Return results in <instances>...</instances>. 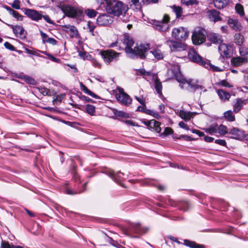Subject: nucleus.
I'll list each match as a JSON object with an SVG mask.
<instances>
[{
    "instance_id": "aec40b11",
    "label": "nucleus",
    "mask_w": 248,
    "mask_h": 248,
    "mask_svg": "<svg viewBox=\"0 0 248 248\" xmlns=\"http://www.w3.org/2000/svg\"><path fill=\"white\" fill-rule=\"evenodd\" d=\"M228 134L233 136L231 137L232 138L237 140H241L244 138L245 136V132L237 128H233L230 129Z\"/></svg>"
},
{
    "instance_id": "412c9836",
    "label": "nucleus",
    "mask_w": 248,
    "mask_h": 248,
    "mask_svg": "<svg viewBox=\"0 0 248 248\" xmlns=\"http://www.w3.org/2000/svg\"><path fill=\"white\" fill-rule=\"evenodd\" d=\"M228 24L232 29L235 31H240L243 29L241 24L237 19L229 18L228 20Z\"/></svg>"
},
{
    "instance_id": "4be33fe9",
    "label": "nucleus",
    "mask_w": 248,
    "mask_h": 248,
    "mask_svg": "<svg viewBox=\"0 0 248 248\" xmlns=\"http://www.w3.org/2000/svg\"><path fill=\"white\" fill-rule=\"evenodd\" d=\"M207 37L208 40L214 44H219L222 42L221 35L218 33H210L207 34Z\"/></svg>"
},
{
    "instance_id": "ddd939ff",
    "label": "nucleus",
    "mask_w": 248,
    "mask_h": 248,
    "mask_svg": "<svg viewBox=\"0 0 248 248\" xmlns=\"http://www.w3.org/2000/svg\"><path fill=\"white\" fill-rule=\"evenodd\" d=\"M113 17L107 14H104L98 16L96 22L99 26H108L113 22Z\"/></svg>"
},
{
    "instance_id": "393cba45",
    "label": "nucleus",
    "mask_w": 248,
    "mask_h": 248,
    "mask_svg": "<svg viewBox=\"0 0 248 248\" xmlns=\"http://www.w3.org/2000/svg\"><path fill=\"white\" fill-rule=\"evenodd\" d=\"M217 92L219 98L223 101L229 100L231 97V95L228 92L222 89H219L217 91Z\"/></svg>"
},
{
    "instance_id": "37998d69",
    "label": "nucleus",
    "mask_w": 248,
    "mask_h": 248,
    "mask_svg": "<svg viewBox=\"0 0 248 248\" xmlns=\"http://www.w3.org/2000/svg\"><path fill=\"white\" fill-rule=\"evenodd\" d=\"M86 112L90 115H94L95 107L93 105L88 104L86 106Z\"/></svg>"
},
{
    "instance_id": "c85d7f7f",
    "label": "nucleus",
    "mask_w": 248,
    "mask_h": 248,
    "mask_svg": "<svg viewBox=\"0 0 248 248\" xmlns=\"http://www.w3.org/2000/svg\"><path fill=\"white\" fill-rule=\"evenodd\" d=\"M234 43L237 46H242L245 41V38L240 33L235 34L234 36Z\"/></svg>"
},
{
    "instance_id": "39448f33",
    "label": "nucleus",
    "mask_w": 248,
    "mask_h": 248,
    "mask_svg": "<svg viewBox=\"0 0 248 248\" xmlns=\"http://www.w3.org/2000/svg\"><path fill=\"white\" fill-rule=\"evenodd\" d=\"M188 31L184 27L174 28L172 31V36L176 40H185L188 36Z\"/></svg>"
},
{
    "instance_id": "603ef678",
    "label": "nucleus",
    "mask_w": 248,
    "mask_h": 248,
    "mask_svg": "<svg viewBox=\"0 0 248 248\" xmlns=\"http://www.w3.org/2000/svg\"><path fill=\"white\" fill-rule=\"evenodd\" d=\"M137 74L140 76H150L151 75V72H147L144 69H140L138 70Z\"/></svg>"
},
{
    "instance_id": "bb28decb",
    "label": "nucleus",
    "mask_w": 248,
    "mask_h": 248,
    "mask_svg": "<svg viewBox=\"0 0 248 248\" xmlns=\"http://www.w3.org/2000/svg\"><path fill=\"white\" fill-rule=\"evenodd\" d=\"M179 115L180 117L186 121H189L191 118H193L194 114L190 111H186L181 110L179 112Z\"/></svg>"
},
{
    "instance_id": "49530a36",
    "label": "nucleus",
    "mask_w": 248,
    "mask_h": 248,
    "mask_svg": "<svg viewBox=\"0 0 248 248\" xmlns=\"http://www.w3.org/2000/svg\"><path fill=\"white\" fill-rule=\"evenodd\" d=\"M23 79L25 82L30 84L36 85L37 84V81L34 78L29 76H25Z\"/></svg>"
},
{
    "instance_id": "e433bc0d",
    "label": "nucleus",
    "mask_w": 248,
    "mask_h": 248,
    "mask_svg": "<svg viewBox=\"0 0 248 248\" xmlns=\"http://www.w3.org/2000/svg\"><path fill=\"white\" fill-rule=\"evenodd\" d=\"M171 7L173 12L175 14L176 18H179L182 16L183 10L181 7L174 5Z\"/></svg>"
},
{
    "instance_id": "6e6d98bb",
    "label": "nucleus",
    "mask_w": 248,
    "mask_h": 248,
    "mask_svg": "<svg viewBox=\"0 0 248 248\" xmlns=\"http://www.w3.org/2000/svg\"><path fill=\"white\" fill-rule=\"evenodd\" d=\"M130 3L131 5H134L137 9H141V3L139 0H130Z\"/></svg>"
},
{
    "instance_id": "de8ad7c7",
    "label": "nucleus",
    "mask_w": 248,
    "mask_h": 248,
    "mask_svg": "<svg viewBox=\"0 0 248 248\" xmlns=\"http://www.w3.org/2000/svg\"><path fill=\"white\" fill-rule=\"evenodd\" d=\"M114 114L116 116H119L122 118H128L129 114L122 111H118L116 110L114 112Z\"/></svg>"
},
{
    "instance_id": "2f4dec72",
    "label": "nucleus",
    "mask_w": 248,
    "mask_h": 248,
    "mask_svg": "<svg viewBox=\"0 0 248 248\" xmlns=\"http://www.w3.org/2000/svg\"><path fill=\"white\" fill-rule=\"evenodd\" d=\"M245 62L246 59L240 57L233 58L231 60L232 64L235 66H240Z\"/></svg>"
},
{
    "instance_id": "c03bdc74",
    "label": "nucleus",
    "mask_w": 248,
    "mask_h": 248,
    "mask_svg": "<svg viewBox=\"0 0 248 248\" xmlns=\"http://www.w3.org/2000/svg\"><path fill=\"white\" fill-rule=\"evenodd\" d=\"M36 89L44 95H50V90L44 86L37 87Z\"/></svg>"
},
{
    "instance_id": "f704fd0d",
    "label": "nucleus",
    "mask_w": 248,
    "mask_h": 248,
    "mask_svg": "<svg viewBox=\"0 0 248 248\" xmlns=\"http://www.w3.org/2000/svg\"><path fill=\"white\" fill-rule=\"evenodd\" d=\"M217 124H214L209 126V127L204 129V131L209 134L212 135L217 132Z\"/></svg>"
},
{
    "instance_id": "a18cd8bd",
    "label": "nucleus",
    "mask_w": 248,
    "mask_h": 248,
    "mask_svg": "<svg viewBox=\"0 0 248 248\" xmlns=\"http://www.w3.org/2000/svg\"><path fill=\"white\" fill-rule=\"evenodd\" d=\"M173 133V130L170 127H166L163 133H161L160 136L162 138H165L170 135H171Z\"/></svg>"
},
{
    "instance_id": "052dcab7",
    "label": "nucleus",
    "mask_w": 248,
    "mask_h": 248,
    "mask_svg": "<svg viewBox=\"0 0 248 248\" xmlns=\"http://www.w3.org/2000/svg\"><path fill=\"white\" fill-rule=\"evenodd\" d=\"M12 7L16 9H19L20 8V1L19 0H15L12 4Z\"/></svg>"
},
{
    "instance_id": "f8f14e48",
    "label": "nucleus",
    "mask_w": 248,
    "mask_h": 248,
    "mask_svg": "<svg viewBox=\"0 0 248 248\" xmlns=\"http://www.w3.org/2000/svg\"><path fill=\"white\" fill-rule=\"evenodd\" d=\"M188 59L195 63L201 64L202 66L203 63L202 62H205L202 57L200 56L194 49H190L188 52Z\"/></svg>"
},
{
    "instance_id": "423d86ee",
    "label": "nucleus",
    "mask_w": 248,
    "mask_h": 248,
    "mask_svg": "<svg viewBox=\"0 0 248 248\" xmlns=\"http://www.w3.org/2000/svg\"><path fill=\"white\" fill-rule=\"evenodd\" d=\"M204 31L202 29L195 30L192 36V40L195 45H199L205 42L206 36Z\"/></svg>"
},
{
    "instance_id": "680f3d73",
    "label": "nucleus",
    "mask_w": 248,
    "mask_h": 248,
    "mask_svg": "<svg viewBox=\"0 0 248 248\" xmlns=\"http://www.w3.org/2000/svg\"><path fill=\"white\" fill-rule=\"evenodd\" d=\"M46 43H49L52 45H56L57 44V41L53 38H48L46 39Z\"/></svg>"
},
{
    "instance_id": "58836bf2",
    "label": "nucleus",
    "mask_w": 248,
    "mask_h": 248,
    "mask_svg": "<svg viewBox=\"0 0 248 248\" xmlns=\"http://www.w3.org/2000/svg\"><path fill=\"white\" fill-rule=\"evenodd\" d=\"M217 131L218 133L221 136H223L228 133L229 130H227V127L223 124H220L217 127Z\"/></svg>"
},
{
    "instance_id": "3c124183",
    "label": "nucleus",
    "mask_w": 248,
    "mask_h": 248,
    "mask_svg": "<svg viewBox=\"0 0 248 248\" xmlns=\"http://www.w3.org/2000/svg\"><path fill=\"white\" fill-rule=\"evenodd\" d=\"M95 28H96V26L93 24L91 22H90V21L88 22V29H89V31L93 35H94V36L95 35L94 32V30Z\"/></svg>"
},
{
    "instance_id": "6ab92c4d",
    "label": "nucleus",
    "mask_w": 248,
    "mask_h": 248,
    "mask_svg": "<svg viewBox=\"0 0 248 248\" xmlns=\"http://www.w3.org/2000/svg\"><path fill=\"white\" fill-rule=\"evenodd\" d=\"M218 51L221 56L230 58L232 55V50L225 44H221L218 46Z\"/></svg>"
},
{
    "instance_id": "ea45409f",
    "label": "nucleus",
    "mask_w": 248,
    "mask_h": 248,
    "mask_svg": "<svg viewBox=\"0 0 248 248\" xmlns=\"http://www.w3.org/2000/svg\"><path fill=\"white\" fill-rule=\"evenodd\" d=\"M155 88L156 93L159 95H161L162 94V85L161 82L157 79H156L155 81Z\"/></svg>"
},
{
    "instance_id": "338daca9",
    "label": "nucleus",
    "mask_w": 248,
    "mask_h": 248,
    "mask_svg": "<svg viewBox=\"0 0 248 248\" xmlns=\"http://www.w3.org/2000/svg\"><path fill=\"white\" fill-rule=\"evenodd\" d=\"M42 18L44 19V20L47 22L48 23H49L50 24H54V23L53 21L51 20L49 16L48 15H45L43 16L42 15Z\"/></svg>"
},
{
    "instance_id": "a19ab883",
    "label": "nucleus",
    "mask_w": 248,
    "mask_h": 248,
    "mask_svg": "<svg viewBox=\"0 0 248 248\" xmlns=\"http://www.w3.org/2000/svg\"><path fill=\"white\" fill-rule=\"evenodd\" d=\"M176 206H177L180 210L186 211L189 208V203L186 202H179Z\"/></svg>"
},
{
    "instance_id": "72a5a7b5",
    "label": "nucleus",
    "mask_w": 248,
    "mask_h": 248,
    "mask_svg": "<svg viewBox=\"0 0 248 248\" xmlns=\"http://www.w3.org/2000/svg\"><path fill=\"white\" fill-rule=\"evenodd\" d=\"M225 119L229 122H233L235 121V116L233 114L232 110H228L224 113Z\"/></svg>"
},
{
    "instance_id": "5fc2aeb1",
    "label": "nucleus",
    "mask_w": 248,
    "mask_h": 248,
    "mask_svg": "<svg viewBox=\"0 0 248 248\" xmlns=\"http://www.w3.org/2000/svg\"><path fill=\"white\" fill-rule=\"evenodd\" d=\"M182 1L186 6L193 5L198 3L197 0H182Z\"/></svg>"
},
{
    "instance_id": "a878e982",
    "label": "nucleus",
    "mask_w": 248,
    "mask_h": 248,
    "mask_svg": "<svg viewBox=\"0 0 248 248\" xmlns=\"http://www.w3.org/2000/svg\"><path fill=\"white\" fill-rule=\"evenodd\" d=\"M244 102L245 100L241 98H237L236 99V102L233 105V111L235 113L238 112L241 109Z\"/></svg>"
},
{
    "instance_id": "473e14b6",
    "label": "nucleus",
    "mask_w": 248,
    "mask_h": 248,
    "mask_svg": "<svg viewBox=\"0 0 248 248\" xmlns=\"http://www.w3.org/2000/svg\"><path fill=\"white\" fill-rule=\"evenodd\" d=\"M202 66L208 69H211L213 71H220L221 70L217 66L212 65L209 61L206 60L205 62H202Z\"/></svg>"
},
{
    "instance_id": "4d7b16f0",
    "label": "nucleus",
    "mask_w": 248,
    "mask_h": 248,
    "mask_svg": "<svg viewBox=\"0 0 248 248\" xmlns=\"http://www.w3.org/2000/svg\"><path fill=\"white\" fill-rule=\"evenodd\" d=\"M239 53L242 56L247 57L248 55V51L246 47L240 46L239 47Z\"/></svg>"
},
{
    "instance_id": "cd10ccee",
    "label": "nucleus",
    "mask_w": 248,
    "mask_h": 248,
    "mask_svg": "<svg viewBox=\"0 0 248 248\" xmlns=\"http://www.w3.org/2000/svg\"><path fill=\"white\" fill-rule=\"evenodd\" d=\"M4 8L9 12V14L16 18L17 20L22 21L23 16L20 15L17 11L13 10L8 6H5Z\"/></svg>"
},
{
    "instance_id": "2eb2a0df",
    "label": "nucleus",
    "mask_w": 248,
    "mask_h": 248,
    "mask_svg": "<svg viewBox=\"0 0 248 248\" xmlns=\"http://www.w3.org/2000/svg\"><path fill=\"white\" fill-rule=\"evenodd\" d=\"M143 123L147 126L148 128L151 130H154L158 133H160L161 128L160 126V123L155 120L150 121H144Z\"/></svg>"
},
{
    "instance_id": "7c9ffc66",
    "label": "nucleus",
    "mask_w": 248,
    "mask_h": 248,
    "mask_svg": "<svg viewBox=\"0 0 248 248\" xmlns=\"http://www.w3.org/2000/svg\"><path fill=\"white\" fill-rule=\"evenodd\" d=\"M184 244L191 248H205L204 245L198 244L194 241L188 240H185Z\"/></svg>"
},
{
    "instance_id": "09e8293b",
    "label": "nucleus",
    "mask_w": 248,
    "mask_h": 248,
    "mask_svg": "<svg viewBox=\"0 0 248 248\" xmlns=\"http://www.w3.org/2000/svg\"><path fill=\"white\" fill-rule=\"evenodd\" d=\"M146 114L151 115L153 117H154L155 118H156L157 119H158L161 117L160 115L157 112L154 111V110L149 109H148V110L146 112Z\"/></svg>"
},
{
    "instance_id": "7ed1b4c3",
    "label": "nucleus",
    "mask_w": 248,
    "mask_h": 248,
    "mask_svg": "<svg viewBox=\"0 0 248 248\" xmlns=\"http://www.w3.org/2000/svg\"><path fill=\"white\" fill-rule=\"evenodd\" d=\"M100 54L104 62L107 65H109L113 61H118L121 53L110 49L101 50L100 52Z\"/></svg>"
},
{
    "instance_id": "f03ea898",
    "label": "nucleus",
    "mask_w": 248,
    "mask_h": 248,
    "mask_svg": "<svg viewBox=\"0 0 248 248\" xmlns=\"http://www.w3.org/2000/svg\"><path fill=\"white\" fill-rule=\"evenodd\" d=\"M129 54L127 57L131 59H138L143 60L146 58L148 52L150 49V44L141 43L136 44L133 49H127Z\"/></svg>"
},
{
    "instance_id": "dca6fc26",
    "label": "nucleus",
    "mask_w": 248,
    "mask_h": 248,
    "mask_svg": "<svg viewBox=\"0 0 248 248\" xmlns=\"http://www.w3.org/2000/svg\"><path fill=\"white\" fill-rule=\"evenodd\" d=\"M122 41L123 44L126 45L124 48V51L127 56L129 53L127 49H133L132 47L134 44V41L133 38L128 33H124V37Z\"/></svg>"
},
{
    "instance_id": "e2e57ef3",
    "label": "nucleus",
    "mask_w": 248,
    "mask_h": 248,
    "mask_svg": "<svg viewBox=\"0 0 248 248\" xmlns=\"http://www.w3.org/2000/svg\"><path fill=\"white\" fill-rule=\"evenodd\" d=\"M215 142L216 144L223 146H226L227 143L225 140H221V139H217L216 140H215Z\"/></svg>"
},
{
    "instance_id": "a211bd4d",
    "label": "nucleus",
    "mask_w": 248,
    "mask_h": 248,
    "mask_svg": "<svg viewBox=\"0 0 248 248\" xmlns=\"http://www.w3.org/2000/svg\"><path fill=\"white\" fill-rule=\"evenodd\" d=\"M129 229L134 233L142 234L146 232L148 228L142 227L140 223H133L130 225Z\"/></svg>"
},
{
    "instance_id": "0eeeda50",
    "label": "nucleus",
    "mask_w": 248,
    "mask_h": 248,
    "mask_svg": "<svg viewBox=\"0 0 248 248\" xmlns=\"http://www.w3.org/2000/svg\"><path fill=\"white\" fill-rule=\"evenodd\" d=\"M104 173L110 177L114 182L119 185L124 187L122 182L124 180V174L121 171L115 172L113 170H108L104 171Z\"/></svg>"
},
{
    "instance_id": "79ce46f5",
    "label": "nucleus",
    "mask_w": 248,
    "mask_h": 248,
    "mask_svg": "<svg viewBox=\"0 0 248 248\" xmlns=\"http://www.w3.org/2000/svg\"><path fill=\"white\" fill-rule=\"evenodd\" d=\"M85 13L89 17L93 18L95 17L97 15L98 13L93 9H87L85 10Z\"/></svg>"
},
{
    "instance_id": "13d9d810",
    "label": "nucleus",
    "mask_w": 248,
    "mask_h": 248,
    "mask_svg": "<svg viewBox=\"0 0 248 248\" xmlns=\"http://www.w3.org/2000/svg\"><path fill=\"white\" fill-rule=\"evenodd\" d=\"M158 1V0H141V3L144 5H148L151 3H156Z\"/></svg>"
},
{
    "instance_id": "c9c22d12",
    "label": "nucleus",
    "mask_w": 248,
    "mask_h": 248,
    "mask_svg": "<svg viewBox=\"0 0 248 248\" xmlns=\"http://www.w3.org/2000/svg\"><path fill=\"white\" fill-rule=\"evenodd\" d=\"M81 89L85 93L90 95L92 97L94 98H98V96L96 94L92 92L86 86H85L83 84H81Z\"/></svg>"
},
{
    "instance_id": "b1692460",
    "label": "nucleus",
    "mask_w": 248,
    "mask_h": 248,
    "mask_svg": "<svg viewBox=\"0 0 248 248\" xmlns=\"http://www.w3.org/2000/svg\"><path fill=\"white\" fill-rule=\"evenodd\" d=\"M87 183H85L82 186L81 188H79L78 190L74 191L72 189L67 187L65 189V193L69 195H75L76 194L80 193L84 191L86 189V185Z\"/></svg>"
},
{
    "instance_id": "4468645a",
    "label": "nucleus",
    "mask_w": 248,
    "mask_h": 248,
    "mask_svg": "<svg viewBox=\"0 0 248 248\" xmlns=\"http://www.w3.org/2000/svg\"><path fill=\"white\" fill-rule=\"evenodd\" d=\"M120 94L116 96L117 99L125 106H128L131 104L132 99L130 96L123 92V89L119 90Z\"/></svg>"
},
{
    "instance_id": "1a4fd4ad",
    "label": "nucleus",
    "mask_w": 248,
    "mask_h": 248,
    "mask_svg": "<svg viewBox=\"0 0 248 248\" xmlns=\"http://www.w3.org/2000/svg\"><path fill=\"white\" fill-rule=\"evenodd\" d=\"M6 24L12 29L16 37L22 40H24L26 38L27 32L22 26L20 25L14 26L7 23H6Z\"/></svg>"
},
{
    "instance_id": "69168bd1",
    "label": "nucleus",
    "mask_w": 248,
    "mask_h": 248,
    "mask_svg": "<svg viewBox=\"0 0 248 248\" xmlns=\"http://www.w3.org/2000/svg\"><path fill=\"white\" fill-rule=\"evenodd\" d=\"M1 248H12V245H11L7 242L2 241L1 244Z\"/></svg>"
},
{
    "instance_id": "864d4df0",
    "label": "nucleus",
    "mask_w": 248,
    "mask_h": 248,
    "mask_svg": "<svg viewBox=\"0 0 248 248\" xmlns=\"http://www.w3.org/2000/svg\"><path fill=\"white\" fill-rule=\"evenodd\" d=\"M108 242L113 246L118 248H122L123 246H122L120 244L118 243V242L114 240H113L112 238H108Z\"/></svg>"
},
{
    "instance_id": "8fccbe9b",
    "label": "nucleus",
    "mask_w": 248,
    "mask_h": 248,
    "mask_svg": "<svg viewBox=\"0 0 248 248\" xmlns=\"http://www.w3.org/2000/svg\"><path fill=\"white\" fill-rule=\"evenodd\" d=\"M235 8L236 12L238 14H239L241 16H243L244 15L243 7L240 4H236Z\"/></svg>"
},
{
    "instance_id": "5701e85b",
    "label": "nucleus",
    "mask_w": 248,
    "mask_h": 248,
    "mask_svg": "<svg viewBox=\"0 0 248 248\" xmlns=\"http://www.w3.org/2000/svg\"><path fill=\"white\" fill-rule=\"evenodd\" d=\"M63 28L64 31L69 33L71 37H75L78 35V31L74 26L65 25Z\"/></svg>"
},
{
    "instance_id": "4c0bfd02",
    "label": "nucleus",
    "mask_w": 248,
    "mask_h": 248,
    "mask_svg": "<svg viewBox=\"0 0 248 248\" xmlns=\"http://www.w3.org/2000/svg\"><path fill=\"white\" fill-rule=\"evenodd\" d=\"M157 60H161L163 58V55L159 49H155L150 51Z\"/></svg>"
},
{
    "instance_id": "0e129e2a",
    "label": "nucleus",
    "mask_w": 248,
    "mask_h": 248,
    "mask_svg": "<svg viewBox=\"0 0 248 248\" xmlns=\"http://www.w3.org/2000/svg\"><path fill=\"white\" fill-rule=\"evenodd\" d=\"M147 110H148V109L146 108V106L142 105V106H139L137 108L136 111L141 112H143V113H144L146 114V112L147 111Z\"/></svg>"
},
{
    "instance_id": "f3484780",
    "label": "nucleus",
    "mask_w": 248,
    "mask_h": 248,
    "mask_svg": "<svg viewBox=\"0 0 248 248\" xmlns=\"http://www.w3.org/2000/svg\"><path fill=\"white\" fill-rule=\"evenodd\" d=\"M207 16L210 21L216 22L222 20L220 16V13L215 9L209 10L207 12Z\"/></svg>"
},
{
    "instance_id": "bf43d9fd",
    "label": "nucleus",
    "mask_w": 248,
    "mask_h": 248,
    "mask_svg": "<svg viewBox=\"0 0 248 248\" xmlns=\"http://www.w3.org/2000/svg\"><path fill=\"white\" fill-rule=\"evenodd\" d=\"M4 46L8 49L11 51H15L16 50L15 47L14 46L8 42H6L4 44Z\"/></svg>"
},
{
    "instance_id": "9b49d317",
    "label": "nucleus",
    "mask_w": 248,
    "mask_h": 248,
    "mask_svg": "<svg viewBox=\"0 0 248 248\" xmlns=\"http://www.w3.org/2000/svg\"><path fill=\"white\" fill-rule=\"evenodd\" d=\"M151 24L153 28L162 33H164L169 29V24L159 20H153Z\"/></svg>"
},
{
    "instance_id": "9d476101",
    "label": "nucleus",
    "mask_w": 248,
    "mask_h": 248,
    "mask_svg": "<svg viewBox=\"0 0 248 248\" xmlns=\"http://www.w3.org/2000/svg\"><path fill=\"white\" fill-rule=\"evenodd\" d=\"M23 11L24 14L32 20L38 21L42 18V15L41 13L35 10L24 8Z\"/></svg>"
},
{
    "instance_id": "6e6552de",
    "label": "nucleus",
    "mask_w": 248,
    "mask_h": 248,
    "mask_svg": "<svg viewBox=\"0 0 248 248\" xmlns=\"http://www.w3.org/2000/svg\"><path fill=\"white\" fill-rule=\"evenodd\" d=\"M166 44L170 46L171 51H181L186 48V45L184 43L171 40L166 41Z\"/></svg>"
},
{
    "instance_id": "f257e3e1",
    "label": "nucleus",
    "mask_w": 248,
    "mask_h": 248,
    "mask_svg": "<svg viewBox=\"0 0 248 248\" xmlns=\"http://www.w3.org/2000/svg\"><path fill=\"white\" fill-rule=\"evenodd\" d=\"M97 2L105 6L107 12L114 16H119L125 13L123 3L116 0H97Z\"/></svg>"
},
{
    "instance_id": "774afa93",
    "label": "nucleus",
    "mask_w": 248,
    "mask_h": 248,
    "mask_svg": "<svg viewBox=\"0 0 248 248\" xmlns=\"http://www.w3.org/2000/svg\"><path fill=\"white\" fill-rule=\"evenodd\" d=\"M170 17L167 14H165L163 16L162 19L160 21L163 23H167V24H168V22L170 21Z\"/></svg>"
},
{
    "instance_id": "20e7f679",
    "label": "nucleus",
    "mask_w": 248,
    "mask_h": 248,
    "mask_svg": "<svg viewBox=\"0 0 248 248\" xmlns=\"http://www.w3.org/2000/svg\"><path fill=\"white\" fill-rule=\"evenodd\" d=\"M62 12L67 16L72 18L79 17L81 16L82 12L79 9L69 4H63L61 6Z\"/></svg>"
},
{
    "instance_id": "c756f323",
    "label": "nucleus",
    "mask_w": 248,
    "mask_h": 248,
    "mask_svg": "<svg viewBox=\"0 0 248 248\" xmlns=\"http://www.w3.org/2000/svg\"><path fill=\"white\" fill-rule=\"evenodd\" d=\"M228 2V0H214L215 7L218 9H221L225 7Z\"/></svg>"
}]
</instances>
